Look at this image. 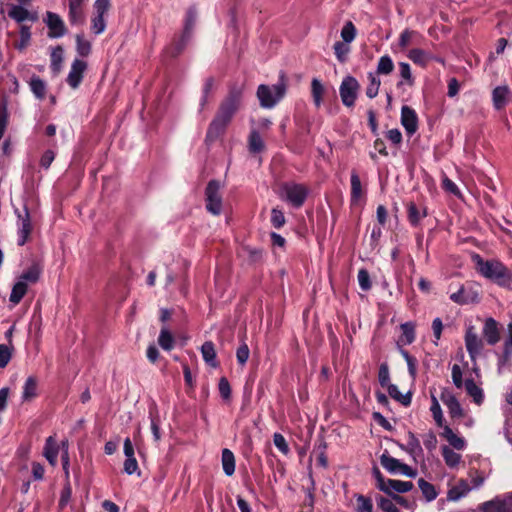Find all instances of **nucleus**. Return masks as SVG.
Here are the masks:
<instances>
[{
  "label": "nucleus",
  "mask_w": 512,
  "mask_h": 512,
  "mask_svg": "<svg viewBox=\"0 0 512 512\" xmlns=\"http://www.w3.org/2000/svg\"><path fill=\"white\" fill-rule=\"evenodd\" d=\"M388 393L390 397L398 401L404 406H409L411 404L412 396L411 393L402 394L398 387L394 384H390L387 387Z\"/></svg>",
  "instance_id": "41"
},
{
  "label": "nucleus",
  "mask_w": 512,
  "mask_h": 512,
  "mask_svg": "<svg viewBox=\"0 0 512 512\" xmlns=\"http://www.w3.org/2000/svg\"><path fill=\"white\" fill-rule=\"evenodd\" d=\"M45 23L50 30L48 34L50 38H59L65 35V24L58 14L47 12Z\"/></svg>",
  "instance_id": "14"
},
{
  "label": "nucleus",
  "mask_w": 512,
  "mask_h": 512,
  "mask_svg": "<svg viewBox=\"0 0 512 512\" xmlns=\"http://www.w3.org/2000/svg\"><path fill=\"white\" fill-rule=\"evenodd\" d=\"M369 85L366 88V95L368 98L373 99L379 93V88L381 85L380 79L375 76L373 73L368 74Z\"/></svg>",
  "instance_id": "47"
},
{
  "label": "nucleus",
  "mask_w": 512,
  "mask_h": 512,
  "mask_svg": "<svg viewBox=\"0 0 512 512\" xmlns=\"http://www.w3.org/2000/svg\"><path fill=\"white\" fill-rule=\"evenodd\" d=\"M265 149L264 141L257 129H251L248 136V150L252 154L261 153Z\"/></svg>",
  "instance_id": "22"
},
{
  "label": "nucleus",
  "mask_w": 512,
  "mask_h": 512,
  "mask_svg": "<svg viewBox=\"0 0 512 512\" xmlns=\"http://www.w3.org/2000/svg\"><path fill=\"white\" fill-rule=\"evenodd\" d=\"M512 356V322L508 324V336L503 344V352L500 362H507Z\"/></svg>",
  "instance_id": "45"
},
{
  "label": "nucleus",
  "mask_w": 512,
  "mask_h": 512,
  "mask_svg": "<svg viewBox=\"0 0 512 512\" xmlns=\"http://www.w3.org/2000/svg\"><path fill=\"white\" fill-rule=\"evenodd\" d=\"M417 35V33L413 30H409V29H405L400 37H399V46L404 49L406 47H408L411 42H412V38Z\"/></svg>",
  "instance_id": "60"
},
{
  "label": "nucleus",
  "mask_w": 512,
  "mask_h": 512,
  "mask_svg": "<svg viewBox=\"0 0 512 512\" xmlns=\"http://www.w3.org/2000/svg\"><path fill=\"white\" fill-rule=\"evenodd\" d=\"M452 381L457 388H462L464 385L462 379V370L458 364H454L452 367Z\"/></svg>",
  "instance_id": "63"
},
{
  "label": "nucleus",
  "mask_w": 512,
  "mask_h": 512,
  "mask_svg": "<svg viewBox=\"0 0 512 512\" xmlns=\"http://www.w3.org/2000/svg\"><path fill=\"white\" fill-rule=\"evenodd\" d=\"M41 272L42 268L40 265L34 263L20 275L19 281H24L27 285L28 283L34 284L39 280Z\"/></svg>",
  "instance_id": "32"
},
{
  "label": "nucleus",
  "mask_w": 512,
  "mask_h": 512,
  "mask_svg": "<svg viewBox=\"0 0 512 512\" xmlns=\"http://www.w3.org/2000/svg\"><path fill=\"white\" fill-rule=\"evenodd\" d=\"M38 381L35 376H29L24 385L22 391V401L29 402L37 396Z\"/></svg>",
  "instance_id": "24"
},
{
  "label": "nucleus",
  "mask_w": 512,
  "mask_h": 512,
  "mask_svg": "<svg viewBox=\"0 0 512 512\" xmlns=\"http://www.w3.org/2000/svg\"><path fill=\"white\" fill-rule=\"evenodd\" d=\"M27 290H28V285L24 282V281H17L13 288H12V291L10 293V297H9V301L13 304V305H17L20 303V301L22 300V298L25 296V294L27 293Z\"/></svg>",
  "instance_id": "35"
},
{
  "label": "nucleus",
  "mask_w": 512,
  "mask_h": 512,
  "mask_svg": "<svg viewBox=\"0 0 512 512\" xmlns=\"http://www.w3.org/2000/svg\"><path fill=\"white\" fill-rule=\"evenodd\" d=\"M58 452L59 447L55 438L53 436H49L44 445L43 455L52 466L57 464Z\"/></svg>",
  "instance_id": "21"
},
{
  "label": "nucleus",
  "mask_w": 512,
  "mask_h": 512,
  "mask_svg": "<svg viewBox=\"0 0 512 512\" xmlns=\"http://www.w3.org/2000/svg\"><path fill=\"white\" fill-rule=\"evenodd\" d=\"M240 102L241 90L236 88L232 89L221 103L216 116L210 123L206 136L207 139L214 140L225 131L226 126L230 123L238 110Z\"/></svg>",
  "instance_id": "1"
},
{
  "label": "nucleus",
  "mask_w": 512,
  "mask_h": 512,
  "mask_svg": "<svg viewBox=\"0 0 512 512\" xmlns=\"http://www.w3.org/2000/svg\"><path fill=\"white\" fill-rule=\"evenodd\" d=\"M333 48L337 59L342 63L345 62L346 56L350 51L349 46L344 42L338 41L334 44Z\"/></svg>",
  "instance_id": "54"
},
{
  "label": "nucleus",
  "mask_w": 512,
  "mask_h": 512,
  "mask_svg": "<svg viewBox=\"0 0 512 512\" xmlns=\"http://www.w3.org/2000/svg\"><path fill=\"white\" fill-rule=\"evenodd\" d=\"M464 386L467 394L473 398V401L477 405L482 404L484 400L483 390L474 382V380L472 378L467 379L464 382Z\"/></svg>",
  "instance_id": "29"
},
{
  "label": "nucleus",
  "mask_w": 512,
  "mask_h": 512,
  "mask_svg": "<svg viewBox=\"0 0 512 512\" xmlns=\"http://www.w3.org/2000/svg\"><path fill=\"white\" fill-rule=\"evenodd\" d=\"M418 486L423 496L426 498L428 502L433 501L434 499L437 498L438 493L435 489V486L432 485L431 483L421 478L418 480Z\"/></svg>",
  "instance_id": "43"
},
{
  "label": "nucleus",
  "mask_w": 512,
  "mask_h": 512,
  "mask_svg": "<svg viewBox=\"0 0 512 512\" xmlns=\"http://www.w3.org/2000/svg\"><path fill=\"white\" fill-rule=\"evenodd\" d=\"M286 89L287 84L283 74L280 80L274 85H259L257 88V97L260 106L268 109L273 108L285 96Z\"/></svg>",
  "instance_id": "3"
},
{
  "label": "nucleus",
  "mask_w": 512,
  "mask_h": 512,
  "mask_svg": "<svg viewBox=\"0 0 512 512\" xmlns=\"http://www.w3.org/2000/svg\"><path fill=\"white\" fill-rule=\"evenodd\" d=\"M476 271L498 286L512 288V271L497 259L484 260L479 254L472 255Z\"/></svg>",
  "instance_id": "2"
},
{
  "label": "nucleus",
  "mask_w": 512,
  "mask_h": 512,
  "mask_svg": "<svg viewBox=\"0 0 512 512\" xmlns=\"http://www.w3.org/2000/svg\"><path fill=\"white\" fill-rule=\"evenodd\" d=\"M398 67L401 80L397 83V87H401L403 85L412 87L415 83V79L412 75L410 65L406 62H400Z\"/></svg>",
  "instance_id": "27"
},
{
  "label": "nucleus",
  "mask_w": 512,
  "mask_h": 512,
  "mask_svg": "<svg viewBox=\"0 0 512 512\" xmlns=\"http://www.w3.org/2000/svg\"><path fill=\"white\" fill-rule=\"evenodd\" d=\"M378 380L382 387H388L390 385V374L387 363H382L379 367Z\"/></svg>",
  "instance_id": "55"
},
{
  "label": "nucleus",
  "mask_w": 512,
  "mask_h": 512,
  "mask_svg": "<svg viewBox=\"0 0 512 512\" xmlns=\"http://www.w3.org/2000/svg\"><path fill=\"white\" fill-rule=\"evenodd\" d=\"M86 68L87 63L83 60L75 59L72 62L70 71L67 76V83L71 88L76 89L79 87Z\"/></svg>",
  "instance_id": "13"
},
{
  "label": "nucleus",
  "mask_w": 512,
  "mask_h": 512,
  "mask_svg": "<svg viewBox=\"0 0 512 512\" xmlns=\"http://www.w3.org/2000/svg\"><path fill=\"white\" fill-rule=\"evenodd\" d=\"M32 231V224L30 220V215L27 209L24 211V215L19 214V220H18V245L23 246Z\"/></svg>",
  "instance_id": "17"
},
{
  "label": "nucleus",
  "mask_w": 512,
  "mask_h": 512,
  "mask_svg": "<svg viewBox=\"0 0 512 512\" xmlns=\"http://www.w3.org/2000/svg\"><path fill=\"white\" fill-rule=\"evenodd\" d=\"M222 467L227 476H232L235 472V456L233 452L227 448L222 450Z\"/></svg>",
  "instance_id": "31"
},
{
  "label": "nucleus",
  "mask_w": 512,
  "mask_h": 512,
  "mask_svg": "<svg viewBox=\"0 0 512 512\" xmlns=\"http://www.w3.org/2000/svg\"><path fill=\"white\" fill-rule=\"evenodd\" d=\"M394 69V63L389 55L380 57L377 64V74L388 75Z\"/></svg>",
  "instance_id": "46"
},
{
  "label": "nucleus",
  "mask_w": 512,
  "mask_h": 512,
  "mask_svg": "<svg viewBox=\"0 0 512 512\" xmlns=\"http://www.w3.org/2000/svg\"><path fill=\"white\" fill-rule=\"evenodd\" d=\"M51 69L55 73H59L63 62V49L61 46L53 48L51 52Z\"/></svg>",
  "instance_id": "48"
},
{
  "label": "nucleus",
  "mask_w": 512,
  "mask_h": 512,
  "mask_svg": "<svg viewBox=\"0 0 512 512\" xmlns=\"http://www.w3.org/2000/svg\"><path fill=\"white\" fill-rule=\"evenodd\" d=\"M471 491V487L469 483L461 479L458 481V483L451 487L447 492V499L449 501H458L461 498L465 497L469 492Z\"/></svg>",
  "instance_id": "19"
},
{
  "label": "nucleus",
  "mask_w": 512,
  "mask_h": 512,
  "mask_svg": "<svg viewBox=\"0 0 512 512\" xmlns=\"http://www.w3.org/2000/svg\"><path fill=\"white\" fill-rule=\"evenodd\" d=\"M442 456L447 466L455 468L461 461V455L448 446L442 447Z\"/></svg>",
  "instance_id": "40"
},
{
  "label": "nucleus",
  "mask_w": 512,
  "mask_h": 512,
  "mask_svg": "<svg viewBox=\"0 0 512 512\" xmlns=\"http://www.w3.org/2000/svg\"><path fill=\"white\" fill-rule=\"evenodd\" d=\"M341 37L343 42L348 44L351 43L356 37V28L351 21H348L344 24L341 30Z\"/></svg>",
  "instance_id": "51"
},
{
  "label": "nucleus",
  "mask_w": 512,
  "mask_h": 512,
  "mask_svg": "<svg viewBox=\"0 0 512 512\" xmlns=\"http://www.w3.org/2000/svg\"><path fill=\"white\" fill-rule=\"evenodd\" d=\"M10 359L11 349L5 344H0V368L6 367Z\"/></svg>",
  "instance_id": "62"
},
{
  "label": "nucleus",
  "mask_w": 512,
  "mask_h": 512,
  "mask_svg": "<svg viewBox=\"0 0 512 512\" xmlns=\"http://www.w3.org/2000/svg\"><path fill=\"white\" fill-rule=\"evenodd\" d=\"M68 19L71 25L79 26L85 23V12L83 6H68Z\"/></svg>",
  "instance_id": "34"
},
{
  "label": "nucleus",
  "mask_w": 512,
  "mask_h": 512,
  "mask_svg": "<svg viewBox=\"0 0 512 512\" xmlns=\"http://www.w3.org/2000/svg\"><path fill=\"white\" fill-rule=\"evenodd\" d=\"M356 512H372L373 510V503L372 499L370 497H366L362 494H356Z\"/></svg>",
  "instance_id": "44"
},
{
  "label": "nucleus",
  "mask_w": 512,
  "mask_h": 512,
  "mask_svg": "<svg viewBox=\"0 0 512 512\" xmlns=\"http://www.w3.org/2000/svg\"><path fill=\"white\" fill-rule=\"evenodd\" d=\"M250 350L246 343H242L236 351V358L241 366H244L249 359Z\"/></svg>",
  "instance_id": "56"
},
{
  "label": "nucleus",
  "mask_w": 512,
  "mask_h": 512,
  "mask_svg": "<svg viewBox=\"0 0 512 512\" xmlns=\"http://www.w3.org/2000/svg\"><path fill=\"white\" fill-rule=\"evenodd\" d=\"M218 388H219V393L223 399H225V400L230 399L231 387H230L228 380L225 377H222L219 380Z\"/></svg>",
  "instance_id": "61"
},
{
  "label": "nucleus",
  "mask_w": 512,
  "mask_h": 512,
  "mask_svg": "<svg viewBox=\"0 0 512 512\" xmlns=\"http://www.w3.org/2000/svg\"><path fill=\"white\" fill-rule=\"evenodd\" d=\"M350 181H351V202L353 204H356L363 196V189H362L360 177L356 171H352Z\"/></svg>",
  "instance_id": "33"
},
{
  "label": "nucleus",
  "mask_w": 512,
  "mask_h": 512,
  "mask_svg": "<svg viewBox=\"0 0 512 512\" xmlns=\"http://www.w3.org/2000/svg\"><path fill=\"white\" fill-rule=\"evenodd\" d=\"M308 188L303 184L285 183L282 186L281 198L295 208H300L308 196Z\"/></svg>",
  "instance_id": "5"
},
{
  "label": "nucleus",
  "mask_w": 512,
  "mask_h": 512,
  "mask_svg": "<svg viewBox=\"0 0 512 512\" xmlns=\"http://www.w3.org/2000/svg\"><path fill=\"white\" fill-rule=\"evenodd\" d=\"M408 58L413 63L421 67H426L431 60L442 62L439 58L434 57L431 53L419 48L411 49L408 53Z\"/></svg>",
  "instance_id": "18"
},
{
  "label": "nucleus",
  "mask_w": 512,
  "mask_h": 512,
  "mask_svg": "<svg viewBox=\"0 0 512 512\" xmlns=\"http://www.w3.org/2000/svg\"><path fill=\"white\" fill-rule=\"evenodd\" d=\"M481 512H512V492L496 496L480 506Z\"/></svg>",
  "instance_id": "9"
},
{
  "label": "nucleus",
  "mask_w": 512,
  "mask_h": 512,
  "mask_svg": "<svg viewBox=\"0 0 512 512\" xmlns=\"http://www.w3.org/2000/svg\"><path fill=\"white\" fill-rule=\"evenodd\" d=\"M8 15L10 18L19 23L25 20L36 21L38 19L36 13H30L21 5H13L9 10Z\"/></svg>",
  "instance_id": "20"
},
{
  "label": "nucleus",
  "mask_w": 512,
  "mask_h": 512,
  "mask_svg": "<svg viewBox=\"0 0 512 512\" xmlns=\"http://www.w3.org/2000/svg\"><path fill=\"white\" fill-rule=\"evenodd\" d=\"M465 346L471 359H475L484 347L483 341L479 338L472 326L466 330Z\"/></svg>",
  "instance_id": "12"
},
{
  "label": "nucleus",
  "mask_w": 512,
  "mask_h": 512,
  "mask_svg": "<svg viewBox=\"0 0 512 512\" xmlns=\"http://www.w3.org/2000/svg\"><path fill=\"white\" fill-rule=\"evenodd\" d=\"M220 182L211 180L205 189L206 209L213 215H220L222 212V196L220 194Z\"/></svg>",
  "instance_id": "6"
},
{
  "label": "nucleus",
  "mask_w": 512,
  "mask_h": 512,
  "mask_svg": "<svg viewBox=\"0 0 512 512\" xmlns=\"http://www.w3.org/2000/svg\"><path fill=\"white\" fill-rule=\"evenodd\" d=\"M407 213H408V220L410 224L414 227L418 226L420 221L427 216V211L425 208L422 210L418 209V207L413 203L410 202L407 205Z\"/></svg>",
  "instance_id": "30"
},
{
  "label": "nucleus",
  "mask_w": 512,
  "mask_h": 512,
  "mask_svg": "<svg viewBox=\"0 0 512 512\" xmlns=\"http://www.w3.org/2000/svg\"><path fill=\"white\" fill-rule=\"evenodd\" d=\"M430 411L432 413V416H433V419H434L436 425L438 427H440V428L445 427L446 426L444 424L445 419H444V416H443V412H442L441 406L439 404L438 399L434 395H431Z\"/></svg>",
  "instance_id": "38"
},
{
  "label": "nucleus",
  "mask_w": 512,
  "mask_h": 512,
  "mask_svg": "<svg viewBox=\"0 0 512 512\" xmlns=\"http://www.w3.org/2000/svg\"><path fill=\"white\" fill-rule=\"evenodd\" d=\"M510 90L507 86H498L493 90L492 98L496 109H502L507 104Z\"/></svg>",
  "instance_id": "28"
},
{
  "label": "nucleus",
  "mask_w": 512,
  "mask_h": 512,
  "mask_svg": "<svg viewBox=\"0 0 512 512\" xmlns=\"http://www.w3.org/2000/svg\"><path fill=\"white\" fill-rule=\"evenodd\" d=\"M30 88L33 94L40 100L45 98L46 84L38 76H33L30 80Z\"/></svg>",
  "instance_id": "42"
},
{
  "label": "nucleus",
  "mask_w": 512,
  "mask_h": 512,
  "mask_svg": "<svg viewBox=\"0 0 512 512\" xmlns=\"http://www.w3.org/2000/svg\"><path fill=\"white\" fill-rule=\"evenodd\" d=\"M158 344L166 351H170L174 348L175 340L172 333L167 327H163L158 337Z\"/></svg>",
  "instance_id": "39"
},
{
  "label": "nucleus",
  "mask_w": 512,
  "mask_h": 512,
  "mask_svg": "<svg viewBox=\"0 0 512 512\" xmlns=\"http://www.w3.org/2000/svg\"><path fill=\"white\" fill-rule=\"evenodd\" d=\"M440 400L447 407L449 416L452 419H461L465 417V410L456 396L448 388H443L441 390Z\"/></svg>",
  "instance_id": "10"
},
{
  "label": "nucleus",
  "mask_w": 512,
  "mask_h": 512,
  "mask_svg": "<svg viewBox=\"0 0 512 512\" xmlns=\"http://www.w3.org/2000/svg\"><path fill=\"white\" fill-rule=\"evenodd\" d=\"M402 340L409 345L415 340V324L413 322H405L401 324Z\"/></svg>",
  "instance_id": "49"
},
{
  "label": "nucleus",
  "mask_w": 512,
  "mask_h": 512,
  "mask_svg": "<svg viewBox=\"0 0 512 512\" xmlns=\"http://www.w3.org/2000/svg\"><path fill=\"white\" fill-rule=\"evenodd\" d=\"M358 283L363 291H368L371 288L370 275L366 269H360L358 272Z\"/></svg>",
  "instance_id": "58"
},
{
  "label": "nucleus",
  "mask_w": 512,
  "mask_h": 512,
  "mask_svg": "<svg viewBox=\"0 0 512 512\" xmlns=\"http://www.w3.org/2000/svg\"><path fill=\"white\" fill-rule=\"evenodd\" d=\"M196 20H197L196 8L189 7L186 12L183 34H182L180 40L175 44L173 56H176L179 53H181V51L186 46L187 42L189 41V39L192 35L194 26L196 24Z\"/></svg>",
  "instance_id": "8"
},
{
  "label": "nucleus",
  "mask_w": 512,
  "mask_h": 512,
  "mask_svg": "<svg viewBox=\"0 0 512 512\" xmlns=\"http://www.w3.org/2000/svg\"><path fill=\"white\" fill-rule=\"evenodd\" d=\"M285 221L284 213L277 208H273L271 211V223L273 227L279 229L285 224Z\"/></svg>",
  "instance_id": "57"
},
{
  "label": "nucleus",
  "mask_w": 512,
  "mask_h": 512,
  "mask_svg": "<svg viewBox=\"0 0 512 512\" xmlns=\"http://www.w3.org/2000/svg\"><path fill=\"white\" fill-rule=\"evenodd\" d=\"M377 505L383 512H401L391 499L379 496Z\"/></svg>",
  "instance_id": "53"
},
{
  "label": "nucleus",
  "mask_w": 512,
  "mask_h": 512,
  "mask_svg": "<svg viewBox=\"0 0 512 512\" xmlns=\"http://www.w3.org/2000/svg\"><path fill=\"white\" fill-rule=\"evenodd\" d=\"M360 84L357 79L353 76H345L340 84L339 93L343 105L346 107H352L358 96Z\"/></svg>",
  "instance_id": "7"
},
{
  "label": "nucleus",
  "mask_w": 512,
  "mask_h": 512,
  "mask_svg": "<svg viewBox=\"0 0 512 512\" xmlns=\"http://www.w3.org/2000/svg\"><path fill=\"white\" fill-rule=\"evenodd\" d=\"M372 474L376 480V487L388 495H395L394 493H406L413 488L411 481H402L395 479H386L377 467H374Z\"/></svg>",
  "instance_id": "4"
},
{
  "label": "nucleus",
  "mask_w": 512,
  "mask_h": 512,
  "mask_svg": "<svg viewBox=\"0 0 512 512\" xmlns=\"http://www.w3.org/2000/svg\"><path fill=\"white\" fill-rule=\"evenodd\" d=\"M91 29L94 34L99 35L103 33L106 29V22L103 15H97L91 20Z\"/></svg>",
  "instance_id": "52"
},
{
  "label": "nucleus",
  "mask_w": 512,
  "mask_h": 512,
  "mask_svg": "<svg viewBox=\"0 0 512 512\" xmlns=\"http://www.w3.org/2000/svg\"><path fill=\"white\" fill-rule=\"evenodd\" d=\"M76 51L82 57H87L91 53V43L84 38L83 34L76 35Z\"/></svg>",
  "instance_id": "50"
},
{
  "label": "nucleus",
  "mask_w": 512,
  "mask_h": 512,
  "mask_svg": "<svg viewBox=\"0 0 512 512\" xmlns=\"http://www.w3.org/2000/svg\"><path fill=\"white\" fill-rule=\"evenodd\" d=\"M325 93V88L321 81L317 78H313L311 81V94L313 98L314 105L319 108L323 101V95Z\"/></svg>",
  "instance_id": "37"
},
{
  "label": "nucleus",
  "mask_w": 512,
  "mask_h": 512,
  "mask_svg": "<svg viewBox=\"0 0 512 512\" xmlns=\"http://www.w3.org/2000/svg\"><path fill=\"white\" fill-rule=\"evenodd\" d=\"M110 8V1L109 0H95L94 2V10L95 14L97 15H103L108 12Z\"/></svg>",
  "instance_id": "64"
},
{
  "label": "nucleus",
  "mask_w": 512,
  "mask_h": 512,
  "mask_svg": "<svg viewBox=\"0 0 512 512\" xmlns=\"http://www.w3.org/2000/svg\"><path fill=\"white\" fill-rule=\"evenodd\" d=\"M380 463L384 469H386L390 474H398L401 462L390 456L387 452L383 453L380 456Z\"/></svg>",
  "instance_id": "36"
},
{
  "label": "nucleus",
  "mask_w": 512,
  "mask_h": 512,
  "mask_svg": "<svg viewBox=\"0 0 512 512\" xmlns=\"http://www.w3.org/2000/svg\"><path fill=\"white\" fill-rule=\"evenodd\" d=\"M201 353L204 361L213 368L218 367L219 363L216 360V351L214 343L206 341L201 346Z\"/></svg>",
  "instance_id": "25"
},
{
  "label": "nucleus",
  "mask_w": 512,
  "mask_h": 512,
  "mask_svg": "<svg viewBox=\"0 0 512 512\" xmlns=\"http://www.w3.org/2000/svg\"><path fill=\"white\" fill-rule=\"evenodd\" d=\"M482 334L487 343L491 346L500 341L499 323L492 317H488L484 321Z\"/></svg>",
  "instance_id": "15"
},
{
  "label": "nucleus",
  "mask_w": 512,
  "mask_h": 512,
  "mask_svg": "<svg viewBox=\"0 0 512 512\" xmlns=\"http://www.w3.org/2000/svg\"><path fill=\"white\" fill-rule=\"evenodd\" d=\"M442 429V437H444L453 448L457 450H463L465 448V440L462 437L456 435L448 425Z\"/></svg>",
  "instance_id": "26"
},
{
  "label": "nucleus",
  "mask_w": 512,
  "mask_h": 512,
  "mask_svg": "<svg viewBox=\"0 0 512 512\" xmlns=\"http://www.w3.org/2000/svg\"><path fill=\"white\" fill-rule=\"evenodd\" d=\"M400 448L402 450L406 451L407 453H409L414 458L422 455V452H423L420 441L418 440L416 435L412 432H408L407 443H406V445H400Z\"/></svg>",
  "instance_id": "23"
},
{
  "label": "nucleus",
  "mask_w": 512,
  "mask_h": 512,
  "mask_svg": "<svg viewBox=\"0 0 512 512\" xmlns=\"http://www.w3.org/2000/svg\"><path fill=\"white\" fill-rule=\"evenodd\" d=\"M273 443L276 446V448L283 454L286 455L289 453V446L286 442L285 437L282 434L275 433L273 435Z\"/></svg>",
  "instance_id": "59"
},
{
  "label": "nucleus",
  "mask_w": 512,
  "mask_h": 512,
  "mask_svg": "<svg viewBox=\"0 0 512 512\" xmlns=\"http://www.w3.org/2000/svg\"><path fill=\"white\" fill-rule=\"evenodd\" d=\"M451 301L459 305H466L470 303H478L480 301V294L473 287H466L462 285L457 292L450 295Z\"/></svg>",
  "instance_id": "11"
},
{
  "label": "nucleus",
  "mask_w": 512,
  "mask_h": 512,
  "mask_svg": "<svg viewBox=\"0 0 512 512\" xmlns=\"http://www.w3.org/2000/svg\"><path fill=\"white\" fill-rule=\"evenodd\" d=\"M401 124L408 135H413L418 129V117L414 109L404 105L401 108Z\"/></svg>",
  "instance_id": "16"
}]
</instances>
